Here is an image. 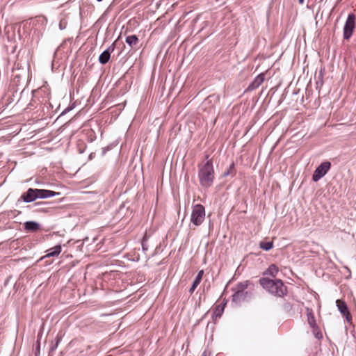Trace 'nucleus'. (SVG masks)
<instances>
[{"instance_id": "f257e3e1", "label": "nucleus", "mask_w": 356, "mask_h": 356, "mask_svg": "<svg viewBox=\"0 0 356 356\" xmlns=\"http://www.w3.org/2000/svg\"><path fill=\"white\" fill-rule=\"evenodd\" d=\"M207 160L205 163L198 165V178L200 185L204 188H209L214 180V170L211 159L209 155L205 156Z\"/></svg>"}, {"instance_id": "f03ea898", "label": "nucleus", "mask_w": 356, "mask_h": 356, "mask_svg": "<svg viewBox=\"0 0 356 356\" xmlns=\"http://www.w3.org/2000/svg\"><path fill=\"white\" fill-rule=\"evenodd\" d=\"M259 282L264 289L275 296L284 297L287 293V287L280 279L261 277Z\"/></svg>"}, {"instance_id": "7ed1b4c3", "label": "nucleus", "mask_w": 356, "mask_h": 356, "mask_svg": "<svg viewBox=\"0 0 356 356\" xmlns=\"http://www.w3.org/2000/svg\"><path fill=\"white\" fill-rule=\"evenodd\" d=\"M205 218V209L200 204L193 207L191 216V222L195 226H200L204 222Z\"/></svg>"}, {"instance_id": "20e7f679", "label": "nucleus", "mask_w": 356, "mask_h": 356, "mask_svg": "<svg viewBox=\"0 0 356 356\" xmlns=\"http://www.w3.org/2000/svg\"><path fill=\"white\" fill-rule=\"evenodd\" d=\"M355 15L353 13L348 15L343 26V39L349 40L355 29Z\"/></svg>"}, {"instance_id": "39448f33", "label": "nucleus", "mask_w": 356, "mask_h": 356, "mask_svg": "<svg viewBox=\"0 0 356 356\" xmlns=\"http://www.w3.org/2000/svg\"><path fill=\"white\" fill-rule=\"evenodd\" d=\"M330 167L331 163L329 161H325L321 163L314 170L312 175V180L314 181H318L320 179L326 175V173L330 169Z\"/></svg>"}, {"instance_id": "423d86ee", "label": "nucleus", "mask_w": 356, "mask_h": 356, "mask_svg": "<svg viewBox=\"0 0 356 356\" xmlns=\"http://www.w3.org/2000/svg\"><path fill=\"white\" fill-rule=\"evenodd\" d=\"M115 42L111 44L105 51H104L99 56V62L104 65L108 62L111 54L115 50Z\"/></svg>"}, {"instance_id": "0eeeda50", "label": "nucleus", "mask_w": 356, "mask_h": 356, "mask_svg": "<svg viewBox=\"0 0 356 356\" xmlns=\"http://www.w3.org/2000/svg\"><path fill=\"white\" fill-rule=\"evenodd\" d=\"M252 293L248 291H234L232 295V302L236 304H241V302L245 301L250 298Z\"/></svg>"}, {"instance_id": "6e6552de", "label": "nucleus", "mask_w": 356, "mask_h": 356, "mask_svg": "<svg viewBox=\"0 0 356 356\" xmlns=\"http://www.w3.org/2000/svg\"><path fill=\"white\" fill-rule=\"evenodd\" d=\"M336 303L341 314L346 318L348 322H350L352 320V316L348 311L346 303L341 300H337Z\"/></svg>"}, {"instance_id": "1a4fd4ad", "label": "nucleus", "mask_w": 356, "mask_h": 356, "mask_svg": "<svg viewBox=\"0 0 356 356\" xmlns=\"http://www.w3.org/2000/svg\"><path fill=\"white\" fill-rule=\"evenodd\" d=\"M264 81V74H259L254 80L249 84L246 90L252 91L259 88Z\"/></svg>"}, {"instance_id": "9d476101", "label": "nucleus", "mask_w": 356, "mask_h": 356, "mask_svg": "<svg viewBox=\"0 0 356 356\" xmlns=\"http://www.w3.org/2000/svg\"><path fill=\"white\" fill-rule=\"evenodd\" d=\"M21 199L25 202H31L37 199V193L35 189L29 188L28 191L23 193L21 196Z\"/></svg>"}, {"instance_id": "9b49d317", "label": "nucleus", "mask_w": 356, "mask_h": 356, "mask_svg": "<svg viewBox=\"0 0 356 356\" xmlns=\"http://www.w3.org/2000/svg\"><path fill=\"white\" fill-rule=\"evenodd\" d=\"M35 191L37 193V198L44 199L60 195V193H56L49 190L35 188Z\"/></svg>"}, {"instance_id": "f8f14e48", "label": "nucleus", "mask_w": 356, "mask_h": 356, "mask_svg": "<svg viewBox=\"0 0 356 356\" xmlns=\"http://www.w3.org/2000/svg\"><path fill=\"white\" fill-rule=\"evenodd\" d=\"M203 274H204V271L202 270H201L198 272L197 275H196V277L195 278V280L192 284L191 287L189 289V293L191 294H192L194 292V291L195 290L197 286L200 284V283L202 279Z\"/></svg>"}, {"instance_id": "ddd939ff", "label": "nucleus", "mask_w": 356, "mask_h": 356, "mask_svg": "<svg viewBox=\"0 0 356 356\" xmlns=\"http://www.w3.org/2000/svg\"><path fill=\"white\" fill-rule=\"evenodd\" d=\"M24 228L29 232H36L40 229V225L35 221H27L24 223Z\"/></svg>"}, {"instance_id": "4468645a", "label": "nucleus", "mask_w": 356, "mask_h": 356, "mask_svg": "<svg viewBox=\"0 0 356 356\" xmlns=\"http://www.w3.org/2000/svg\"><path fill=\"white\" fill-rule=\"evenodd\" d=\"M61 245H57L52 248L48 250V253L45 255V257H51L58 256L61 252Z\"/></svg>"}, {"instance_id": "2eb2a0df", "label": "nucleus", "mask_w": 356, "mask_h": 356, "mask_svg": "<svg viewBox=\"0 0 356 356\" xmlns=\"http://www.w3.org/2000/svg\"><path fill=\"white\" fill-rule=\"evenodd\" d=\"M279 272V268L275 264H271L267 268V270L264 273V275H269L272 277H276Z\"/></svg>"}, {"instance_id": "dca6fc26", "label": "nucleus", "mask_w": 356, "mask_h": 356, "mask_svg": "<svg viewBox=\"0 0 356 356\" xmlns=\"http://www.w3.org/2000/svg\"><path fill=\"white\" fill-rule=\"evenodd\" d=\"M307 311L308 312H307V316L308 323L312 328L314 329L317 327V325H316V319H315L314 313L312 310H309L308 309H307Z\"/></svg>"}, {"instance_id": "f3484780", "label": "nucleus", "mask_w": 356, "mask_h": 356, "mask_svg": "<svg viewBox=\"0 0 356 356\" xmlns=\"http://www.w3.org/2000/svg\"><path fill=\"white\" fill-rule=\"evenodd\" d=\"M138 41V38L136 35H129L126 38V42L132 48L137 45Z\"/></svg>"}, {"instance_id": "a211bd4d", "label": "nucleus", "mask_w": 356, "mask_h": 356, "mask_svg": "<svg viewBox=\"0 0 356 356\" xmlns=\"http://www.w3.org/2000/svg\"><path fill=\"white\" fill-rule=\"evenodd\" d=\"M249 284H250L249 281H243V282H238L236 285L235 288L234 289V291H246L245 290L247 289Z\"/></svg>"}, {"instance_id": "6ab92c4d", "label": "nucleus", "mask_w": 356, "mask_h": 356, "mask_svg": "<svg viewBox=\"0 0 356 356\" xmlns=\"http://www.w3.org/2000/svg\"><path fill=\"white\" fill-rule=\"evenodd\" d=\"M259 248L268 251L273 248V241H261L259 243Z\"/></svg>"}, {"instance_id": "aec40b11", "label": "nucleus", "mask_w": 356, "mask_h": 356, "mask_svg": "<svg viewBox=\"0 0 356 356\" xmlns=\"http://www.w3.org/2000/svg\"><path fill=\"white\" fill-rule=\"evenodd\" d=\"M225 305V303L223 305H219L216 306L215 311L213 312V315L216 317H220L224 311Z\"/></svg>"}, {"instance_id": "412c9836", "label": "nucleus", "mask_w": 356, "mask_h": 356, "mask_svg": "<svg viewBox=\"0 0 356 356\" xmlns=\"http://www.w3.org/2000/svg\"><path fill=\"white\" fill-rule=\"evenodd\" d=\"M229 175H232V176H234V163H232L229 168L224 172L223 173V176L224 177H227Z\"/></svg>"}, {"instance_id": "4be33fe9", "label": "nucleus", "mask_w": 356, "mask_h": 356, "mask_svg": "<svg viewBox=\"0 0 356 356\" xmlns=\"http://www.w3.org/2000/svg\"><path fill=\"white\" fill-rule=\"evenodd\" d=\"M60 341H61V337L57 336L56 338V343H55V344L52 345L51 346L50 349H49L50 353L56 350V349L58 348V344L60 342Z\"/></svg>"}, {"instance_id": "5701e85b", "label": "nucleus", "mask_w": 356, "mask_h": 356, "mask_svg": "<svg viewBox=\"0 0 356 356\" xmlns=\"http://www.w3.org/2000/svg\"><path fill=\"white\" fill-rule=\"evenodd\" d=\"M142 248H143V250L144 251H146V250H147V245L145 244V240H143V241H142Z\"/></svg>"}, {"instance_id": "b1692460", "label": "nucleus", "mask_w": 356, "mask_h": 356, "mask_svg": "<svg viewBox=\"0 0 356 356\" xmlns=\"http://www.w3.org/2000/svg\"><path fill=\"white\" fill-rule=\"evenodd\" d=\"M40 343H38L37 348H36L35 356H38V355L40 354Z\"/></svg>"}, {"instance_id": "393cba45", "label": "nucleus", "mask_w": 356, "mask_h": 356, "mask_svg": "<svg viewBox=\"0 0 356 356\" xmlns=\"http://www.w3.org/2000/svg\"><path fill=\"white\" fill-rule=\"evenodd\" d=\"M46 90H47V88L46 87H42V88H40V90L38 91V92H45Z\"/></svg>"}, {"instance_id": "a878e982", "label": "nucleus", "mask_w": 356, "mask_h": 356, "mask_svg": "<svg viewBox=\"0 0 356 356\" xmlns=\"http://www.w3.org/2000/svg\"><path fill=\"white\" fill-rule=\"evenodd\" d=\"M298 1L300 4H303L304 3V0H298Z\"/></svg>"}, {"instance_id": "bb28decb", "label": "nucleus", "mask_w": 356, "mask_h": 356, "mask_svg": "<svg viewBox=\"0 0 356 356\" xmlns=\"http://www.w3.org/2000/svg\"><path fill=\"white\" fill-rule=\"evenodd\" d=\"M59 26H60V29H63L62 27H63V25H62V22L60 23Z\"/></svg>"}, {"instance_id": "cd10ccee", "label": "nucleus", "mask_w": 356, "mask_h": 356, "mask_svg": "<svg viewBox=\"0 0 356 356\" xmlns=\"http://www.w3.org/2000/svg\"><path fill=\"white\" fill-rule=\"evenodd\" d=\"M59 26H60V29H63L62 27H63V25H62V22L60 23Z\"/></svg>"}, {"instance_id": "c85d7f7f", "label": "nucleus", "mask_w": 356, "mask_h": 356, "mask_svg": "<svg viewBox=\"0 0 356 356\" xmlns=\"http://www.w3.org/2000/svg\"><path fill=\"white\" fill-rule=\"evenodd\" d=\"M202 356H207V353H206V352H204V353H202Z\"/></svg>"}, {"instance_id": "c756f323", "label": "nucleus", "mask_w": 356, "mask_h": 356, "mask_svg": "<svg viewBox=\"0 0 356 356\" xmlns=\"http://www.w3.org/2000/svg\"><path fill=\"white\" fill-rule=\"evenodd\" d=\"M213 97L212 96H209L208 99H209L210 98H212Z\"/></svg>"}]
</instances>
